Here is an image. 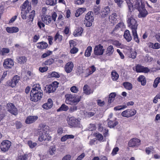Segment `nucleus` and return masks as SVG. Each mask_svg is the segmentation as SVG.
I'll return each instance as SVG.
<instances>
[{
  "mask_svg": "<svg viewBox=\"0 0 160 160\" xmlns=\"http://www.w3.org/2000/svg\"><path fill=\"white\" fill-rule=\"evenodd\" d=\"M135 15L132 12H129L127 15V22L128 26L132 30L133 38L137 42H139L138 34L137 28L138 24L137 22L135 19Z\"/></svg>",
  "mask_w": 160,
  "mask_h": 160,
  "instance_id": "obj_1",
  "label": "nucleus"
},
{
  "mask_svg": "<svg viewBox=\"0 0 160 160\" xmlns=\"http://www.w3.org/2000/svg\"><path fill=\"white\" fill-rule=\"evenodd\" d=\"M39 129L40 132H41L38 138V140L40 142L43 141H49L51 139V137L50 136L48 133V127L43 124H41L39 126Z\"/></svg>",
  "mask_w": 160,
  "mask_h": 160,
  "instance_id": "obj_2",
  "label": "nucleus"
},
{
  "mask_svg": "<svg viewBox=\"0 0 160 160\" xmlns=\"http://www.w3.org/2000/svg\"><path fill=\"white\" fill-rule=\"evenodd\" d=\"M65 98L66 103L71 105L77 104L81 99L80 96H75L71 94L66 95Z\"/></svg>",
  "mask_w": 160,
  "mask_h": 160,
  "instance_id": "obj_3",
  "label": "nucleus"
},
{
  "mask_svg": "<svg viewBox=\"0 0 160 160\" xmlns=\"http://www.w3.org/2000/svg\"><path fill=\"white\" fill-rule=\"evenodd\" d=\"M57 17L56 13L53 12L52 14L51 17L50 15H47L41 18L42 21L47 25H49L55 23Z\"/></svg>",
  "mask_w": 160,
  "mask_h": 160,
  "instance_id": "obj_4",
  "label": "nucleus"
},
{
  "mask_svg": "<svg viewBox=\"0 0 160 160\" xmlns=\"http://www.w3.org/2000/svg\"><path fill=\"white\" fill-rule=\"evenodd\" d=\"M68 124L72 127H80V124L79 119L74 117H68L67 118Z\"/></svg>",
  "mask_w": 160,
  "mask_h": 160,
  "instance_id": "obj_5",
  "label": "nucleus"
},
{
  "mask_svg": "<svg viewBox=\"0 0 160 160\" xmlns=\"http://www.w3.org/2000/svg\"><path fill=\"white\" fill-rule=\"evenodd\" d=\"M58 83L57 82H55L52 84L47 85L44 88V91L48 93L54 92L58 87Z\"/></svg>",
  "mask_w": 160,
  "mask_h": 160,
  "instance_id": "obj_6",
  "label": "nucleus"
},
{
  "mask_svg": "<svg viewBox=\"0 0 160 160\" xmlns=\"http://www.w3.org/2000/svg\"><path fill=\"white\" fill-rule=\"evenodd\" d=\"M125 28V25L123 22H120L115 27L113 30L111 32V34L113 36H116L118 37L119 35L117 34H115V32L118 31L119 30L123 31Z\"/></svg>",
  "mask_w": 160,
  "mask_h": 160,
  "instance_id": "obj_7",
  "label": "nucleus"
},
{
  "mask_svg": "<svg viewBox=\"0 0 160 160\" xmlns=\"http://www.w3.org/2000/svg\"><path fill=\"white\" fill-rule=\"evenodd\" d=\"M105 51L103 47L101 44L95 46L94 48V53L95 55L100 56L102 55Z\"/></svg>",
  "mask_w": 160,
  "mask_h": 160,
  "instance_id": "obj_8",
  "label": "nucleus"
},
{
  "mask_svg": "<svg viewBox=\"0 0 160 160\" xmlns=\"http://www.w3.org/2000/svg\"><path fill=\"white\" fill-rule=\"evenodd\" d=\"M43 96L42 92H31L30 100L33 102H36L42 98Z\"/></svg>",
  "mask_w": 160,
  "mask_h": 160,
  "instance_id": "obj_9",
  "label": "nucleus"
},
{
  "mask_svg": "<svg viewBox=\"0 0 160 160\" xmlns=\"http://www.w3.org/2000/svg\"><path fill=\"white\" fill-rule=\"evenodd\" d=\"M11 145V142L10 141L8 140L3 141L0 145L1 150L3 152L8 151L10 148Z\"/></svg>",
  "mask_w": 160,
  "mask_h": 160,
  "instance_id": "obj_10",
  "label": "nucleus"
},
{
  "mask_svg": "<svg viewBox=\"0 0 160 160\" xmlns=\"http://www.w3.org/2000/svg\"><path fill=\"white\" fill-rule=\"evenodd\" d=\"M96 70V68L93 65L90 67L86 69H84L82 76L84 78H87L92 74Z\"/></svg>",
  "mask_w": 160,
  "mask_h": 160,
  "instance_id": "obj_11",
  "label": "nucleus"
},
{
  "mask_svg": "<svg viewBox=\"0 0 160 160\" xmlns=\"http://www.w3.org/2000/svg\"><path fill=\"white\" fill-rule=\"evenodd\" d=\"M136 113V111L135 109H129L123 111L121 115L123 117L129 118L134 115Z\"/></svg>",
  "mask_w": 160,
  "mask_h": 160,
  "instance_id": "obj_12",
  "label": "nucleus"
},
{
  "mask_svg": "<svg viewBox=\"0 0 160 160\" xmlns=\"http://www.w3.org/2000/svg\"><path fill=\"white\" fill-rule=\"evenodd\" d=\"M20 77L18 75L15 76L11 80L8 82V85L12 87H15L20 80Z\"/></svg>",
  "mask_w": 160,
  "mask_h": 160,
  "instance_id": "obj_13",
  "label": "nucleus"
},
{
  "mask_svg": "<svg viewBox=\"0 0 160 160\" xmlns=\"http://www.w3.org/2000/svg\"><path fill=\"white\" fill-rule=\"evenodd\" d=\"M7 108L8 112L14 115H16L18 113V110L17 108L12 103L7 104Z\"/></svg>",
  "mask_w": 160,
  "mask_h": 160,
  "instance_id": "obj_14",
  "label": "nucleus"
},
{
  "mask_svg": "<svg viewBox=\"0 0 160 160\" xmlns=\"http://www.w3.org/2000/svg\"><path fill=\"white\" fill-rule=\"evenodd\" d=\"M14 65L13 61L12 59L10 58L5 59L3 63L4 67L6 69L11 68Z\"/></svg>",
  "mask_w": 160,
  "mask_h": 160,
  "instance_id": "obj_15",
  "label": "nucleus"
},
{
  "mask_svg": "<svg viewBox=\"0 0 160 160\" xmlns=\"http://www.w3.org/2000/svg\"><path fill=\"white\" fill-rule=\"evenodd\" d=\"M22 8L25 10L26 13H29L31 9V5L28 0L25 1L23 3L22 6Z\"/></svg>",
  "mask_w": 160,
  "mask_h": 160,
  "instance_id": "obj_16",
  "label": "nucleus"
},
{
  "mask_svg": "<svg viewBox=\"0 0 160 160\" xmlns=\"http://www.w3.org/2000/svg\"><path fill=\"white\" fill-rule=\"evenodd\" d=\"M140 141L137 138H133L131 139L128 142V146L130 147L138 146L140 145Z\"/></svg>",
  "mask_w": 160,
  "mask_h": 160,
  "instance_id": "obj_17",
  "label": "nucleus"
},
{
  "mask_svg": "<svg viewBox=\"0 0 160 160\" xmlns=\"http://www.w3.org/2000/svg\"><path fill=\"white\" fill-rule=\"evenodd\" d=\"M74 67L73 63L71 61L67 63L65 66V70L67 73L71 72L72 71Z\"/></svg>",
  "mask_w": 160,
  "mask_h": 160,
  "instance_id": "obj_18",
  "label": "nucleus"
},
{
  "mask_svg": "<svg viewBox=\"0 0 160 160\" xmlns=\"http://www.w3.org/2000/svg\"><path fill=\"white\" fill-rule=\"evenodd\" d=\"M35 12L34 10H33L30 13L26 22L29 25H31L32 24V22L33 20V18L35 16Z\"/></svg>",
  "mask_w": 160,
  "mask_h": 160,
  "instance_id": "obj_19",
  "label": "nucleus"
},
{
  "mask_svg": "<svg viewBox=\"0 0 160 160\" xmlns=\"http://www.w3.org/2000/svg\"><path fill=\"white\" fill-rule=\"evenodd\" d=\"M53 105V102L52 100L50 99H48L47 102L44 104L42 107L44 109L48 110L52 108Z\"/></svg>",
  "mask_w": 160,
  "mask_h": 160,
  "instance_id": "obj_20",
  "label": "nucleus"
},
{
  "mask_svg": "<svg viewBox=\"0 0 160 160\" xmlns=\"http://www.w3.org/2000/svg\"><path fill=\"white\" fill-rule=\"evenodd\" d=\"M141 8L138 10L139 12V14L138 16L139 18L144 17L148 14L147 11L146 10L144 7L142 6Z\"/></svg>",
  "mask_w": 160,
  "mask_h": 160,
  "instance_id": "obj_21",
  "label": "nucleus"
},
{
  "mask_svg": "<svg viewBox=\"0 0 160 160\" xmlns=\"http://www.w3.org/2000/svg\"><path fill=\"white\" fill-rule=\"evenodd\" d=\"M38 117L37 116H30L28 117L26 120L27 123L30 124L33 123L38 119Z\"/></svg>",
  "mask_w": 160,
  "mask_h": 160,
  "instance_id": "obj_22",
  "label": "nucleus"
},
{
  "mask_svg": "<svg viewBox=\"0 0 160 160\" xmlns=\"http://www.w3.org/2000/svg\"><path fill=\"white\" fill-rule=\"evenodd\" d=\"M6 30L8 33H12L18 32L19 29L18 28L15 27H7L6 28Z\"/></svg>",
  "mask_w": 160,
  "mask_h": 160,
  "instance_id": "obj_23",
  "label": "nucleus"
},
{
  "mask_svg": "<svg viewBox=\"0 0 160 160\" xmlns=\"http://www.w3.org/2000/svg\"><path fill=\"white\" fill-rule=\"evenodd\" d=\"M27 61V58L25 56H18L17 57L16 59V62L21 64L25 63Z\"/></svg>",
  "mask_w": 160,
  "mask_h": 160,
  "instance_id": "obj_24",
  "label": "nucleus"
},
{
  "mask_svg": "<svg viewBox=\"0 0 160 160\" xmlns=\"http://www.w3.org/2000/svg\"><path fill=\"white\" fill-rule=\"evenodd\" d=\"M42 92L40 87V85L38 84H36L33 86V87L31 91V92H34V93L36 92Z\"/></svg>",
  "mask_w": 160,
  "mask_h": 160,
  "instance_id": "obj_25",
  "label": "nucleus"
},
{
  "mask_svg": "<svg viewBox=\"0 0 160 160\" xmlns=\"http://www.w3.org/2000/svg\"><path fill=\"white\" fill-rule=\"evenodd\" d=\"M37 46V48L39 49H43L47 48L48 44L47 42L42 41L38 43Z\"/></svg>",
  "mask_w": 160,
  "mask_h": 160,
  "instance_id": "obj_26",
  "label": "nucleus"
},
{
  "mask_svg": "<svg viewBox=\"0 0 160 160\" xmlns=\"http://www.w3.org/2000/svg\"><path fill=\"white\" fill-rule=\"evenodd\" d=\"M85 19L93 22L94 18L93 16V12H89L85 16Z\"/></svg>",
  "mask_w": 160,
  "mask_h": 160,
  "instance_id": "obj_27",
  "label": "nucleus"
},
{
  "mask_svg": "<svg viewBox=\"0 0 160 160\" xmlns=\"http://www.w3.org/2000/svg\"><path fill=\"white\" fill-rule=\"evenodd\" d=\"M148 45L149 48L153 49H158L160 48V44L158 42L153 44V43L149 42L148 43Z\"/></svg>",
  "mask_w": 160,
  "mask_h": 160,
  "instance_id": "obj_28",
  "label": "nucleus"
},
{
  "mask_svg": "<svg viewBox=\"0 0 160 160\" xmlns=\"http://www.w3.org/2000/svg\"><path fill=\"white\" fill-rule=\"evenodd\" d=\"M83 93L87 95H89L93 92V91L90 89L88 85H84L83 88Z\"/></svg>",
  "mask_w": 160,
  "mask_h": 160,
  "instance_id": "obj_29",
  "label": "nucleus"
},
{
  "mask_svg": "<svg viewBox=\"0 0 160 160\" xmlns=\"http://www.w3.org/2000/svg\"><path fill=\"white\" fill-rule=\"evenodd\" d=\"M84 68L82 66L80 65L78 67L76 70V72L78 75H82L83 73Z\"/></svg>",
  "mask_w": 160,
  "mask_h": 160,
  "instance_id": "obj_30",
  "label": "nucleus"
},
{
  "mask_svg": "<svg viewBox=\"0 0 160 160\" xmlns=\"http://www.w3.org/2000/svg\"><path fill=\"white\" fill-rule=\"evenodd\" d=\"M114 51V49L112 46L110 45L107 48L106 54L108 56H111Z\"/></svg>",
  "mask_w": 160,
  "mask_h": 160,
  "instance_id": "obj_31",
  "label": "nucleus"
},
{
  "mask_svg": "<svg viewBox=\"0 0 160 160\" xmlns=\"http://www.w3.org/2000/svg\"><path fill=\"white\" fill-rule=\"evenodd\" d=\"M124 37L128 42L131 41L132 39V38L130 35L129 31L128 30L125 31L124 34Z\"/></svg>",
  "mask_w": 160,
  "mask_h": 160,
  "instance_id": "obj_32",
  "label": "nucleus"
},
{
  "mask_svg": "<svg viewBox=\"0 0 160 160\" xmlns=\"http://www.w3.org/2000/svg\"><path fill=\"white\" fill-rule=\"evenodd\" d=\"M110 8L108 6L105 7L104 8L102 9L101 12L102 17H104L107 15L109 13Z\"/></svg>",
  "mask_w": 160,
  "mask_h": 160,
  "instance_id": "obj_33",
  "label": "nucleus"
},
{
  "mask_svg": "<svg viewBox=\"0 0 160 160\" xmlns=\"http://www.w3.org/2000/svg\"><path fill=\"white\" fill-rule=\"evenodd\" d=\"M83 32V30L81 28L77 29L73 32V34L75 37L79 36L81 35Z\"/></svg>",
  "mask_w": 160,
  "mask_h": 160,
  "instance_id": "obj_34",
  "label": "nucleus"
},
{
  "mask_svg": "<svg viewBox=\"0 0 160 160\" xmlns=\"http://www.w3.org/2000/svg\"><path fill=\"white\" fill-rule=\"evenodd\" d=\"M134 8L138 10L142 8V6L144 7V5L142 3L141 1H136L134 5Z\"/></svg>",
  "mask_w": 160,
  "mask_h": 160,
  "instance_id": "obj_35",
  "label": "nucleus"
},
{
  "mask_svg": "<svg viewBox=\"0 0 160 160\" xmlns=\"http://www.w3.org/2000/svg\"><path fill=\"white\" fill-rule=\"evenodd\" d=\"M116 17L117 15L116 13H112V14L109 17V21L112 23H115L117 21Z\"/></svg>",
  "mask_w": 160,
  "mask_h": 160,
  "instance_id": "obj_36",
  "label": "nucleus"
},
{
  "mask_svg": "<svg viewBox=\"0 0 160 160\" xmlns=\"http://www.w3.org/2000/svg\"><path fill=\"white\" fill-rule=\"evenodd\" d=\"M138 81L141 82L142 85L144 86L146 84V80L145 77L142 75H141L138 78Z\"/></svg>",
  "mask_w": 160,
  "mask_h": 160,
  "instance_id": "obj_37",
  "label": "nucleus"
},
{
  "mask_svg": "<svg viewBox=\"0 0 160 160\" xmlns=\"http://www.w3.org/2000/svg\"><path fill=\"white\" fill-rule=\"evenodd\" d=\"M62 39V36L58 33H57L54 37V40L57 42H60Z\"/></svg>",
  "mask_w": 160,
  "mask_h": 160,
  "instance_id": "obj_38",
  "label": "nucleus"
},
{
  "mask_svg": "<svg viewBox=\"0 0 160 160\" xmlns=\"http://www.w3.org/2000/svg\"><path fill=\"white\" fill-rule=\"evenodd\" d=\"M86 10V8H81L78 9L76 11V12L75 13V16L76 17H79L80 14H81L83 13Z\"/></svg>",
  "mask_w": 160,
  "mask_h": 160,
  "instance_id": "obj_39",
  "label": "nucleus"
},
{
  "mask_svg": "<svg viewBox=\"0 0 160 160\" xmlns=\"http://www.w3.org/2000/svg\"><path fill=\"white\" fill-rule=\"evenodd\" d=\"M116 96V94L115 92H112L110 94L108 100L109 103H111L113 102L114 100V98Z\"/></svg>",
  "mask_w": 160,
  "mask_h": 160,
  "instance_id": "obj_40",
  "label": "nucleus"
},
{
  "mask_svg": "<svg viewBox=\"0 0 160 160\" xmlns=\"http://www.w3.org/2000/svg\"><path fill=\"white\" fill-rule=\"evenodd\" d=\"M123 85L124 88L128 90H130L132 89V84L131 83L128 82H124Z\"/></svg>",
  "mask_w": 160,
  "mask_h": 160,
  "instance_id": "obj_41",
  "label": "nucleus"
},
{
  "mask_svg": "<svg viewBox=\"0 0 160 160\" xmlns=\"http://www.w3.org/2000/svg\"><path fill=\"white\" fill-rule=\"evenodd\" d=\"M110 42L111 44L116 46L117 48L119 47L121 45V43L119 41L114 39L110 40Z\"/></svg>",
  "mask_w": 160,
  "mask_h": 160,
  "instance_id": "obj_42",
  "label": "nucleus"
},
{
  "mask_svg": "<svg viewBox=\"0 0 160 160\" xmlns=\"http://www.w3.org/2000/svg\"><path fill=\"white\" fill-rule=\"evenodd\" d=\"M118 124V122L115 120H114V121L109 120L108 122V126L109 127H110L111 128H113Z\"/></svg>",
  "mask_w": 160,
  "mask_h": 160,
  "instance_id": "obj_43",
  "label": "nucleus"
},
{
  "mask_svg": "<svg viewBox=\"0 0 160 160\" xmlns=\"http://www.w3.org/2000/svg\"><path fill=\"white\" fill-rule=\"evenodd\" d=\"M56 151L55 146H51L49 149L48 152L50 155H53L55 154Z\"/></svg>",
  "mask_w": 160,
  "mask_h": 160,
  "instance_id": "obj_44",
  "label": "nucleus"
},
{
  "mask_svg": "<svg viewBox=\"0 0 160 160\" xmlns=\"http://www.w3.org/2000/svg\"><path fill=\"white\" fill-rule=\"evenodd\" d=\"M111 78L113 81H116L119 78L118 74L115 71H113L111 73Z\"/></svg>",
  "mask_w": 160,
  "mask_h": 160,
  "instance_id": "obj_45",
  "label": "nucleus"
},
{
  "mask_svg": "<svg viewBox=\"0 0 160 160\" xmlns=\"http://www.w3.org/2000/svg\"><path fill=\"white\" fill-rule=\"evenodd\" d=\"M92 51V47L91 46H88L87 48L85 53V56L86 57H88L91 55V53Z\"/></svg>",
  "mask_w": 160,
  "mask_h": 160,
  "instance_id": "obj_46",
  "label": "nucleus"
},
{
  "mask_svg": "<svg viewBox=\"0 0 160 160\" xmlns=\"http://www.w3.org/2000/svg\"><path fill=\"white\" fill-rule=\"evenodd\" d=\"M126 3H127L129 12H132L133 10V8L132 3L131 2L130 0H126Z\"/></svg>",
  "mask_w": 160,
  "mask_h": 160,
  "instance_id": "obj_47",
  "label": "nucleus"
},
{
  "mask_svg": "<svg viewBox=\"0 0 160 160\" xmlns=\"http://www.w3.org/2000/svg\"><path fill=\"white\" fill-rule=\"evenodd\" d=\"M56 0H47L46 1V4L51 6H54L56 4Z\"/></svg>",
  "mask_w": 160,
  "mask_h": 160,
  "instance_id": "obj_48",
  "label": "nucleus"
},
{
  "mask_svg": "<svg viewBox=\"0 0 160 160\" xmlns=\"http://www.w3.org/2000/svg\"><path fill=\"white\" fill-rule=\"evenodd\" d=\"M69 109L68 107L65 105V104H62L61 107L57 110L58 111H67Z\"/></svg>",
  "mask_w": 160,
  "mask_h": 160,
  "instance_id": "obj_49",
  "label": "nucleus"
},
{
  "mask_svg": "<svg viewBox=\"0 0 160 160\" xmlns=\"http://www.w3.org/2000/svg\"><path fill=\"white\" fill-rule=\"evenodd\" d=\"M160 82V78L158 77L156 78L154 80L153 84V87L154 88H156L158 86V84Z\"/></svg>",
  "mask_w": 160,
  "mask_h": 160,
  "instance_id": "obj_50",
  "label": "nucleus"
},
{
  "mask_svg": "<svg viewBox=\"0 0 160 160\" xmlns=\"http://www.w3.org/2000/svg\"><path fill=\"white\" fill-rule=\"evenodd\" d=\"M28 144L31 148H34L37 145V143L35 142H32L31 141H28Z\"/></svg>",
  "mask_w": 160,
  "mask_h": 160,
  "instance_id": "obj_51",
  "label": "nucleus"
},
{
  "mask_svg": "<svg viewBox=\"0 0 160 160\" xmlns=\"http://www.w3.org/2000/svg\"><path fill=\"white\" fill-rule=\"evenodd\" d=\"M54 61V60L52 58H50L44 62V64L45 65H50L52 64Z\"/></svg>",
  "mask_w": 160,
  "mask_h": 160,
  "instance_id": "obj_52",
  "label": "nucleus"
},
{
  "mask_svg": "<svg viewBox=\"0 0 160 160\" xmlns=\"http://www.w3.org/2000/svg\"><path fill=\"white\" fill-rule=\"evenodd\" d=\"M127 108L126 105H123L122 106H118L114 108V110L117 111L119 110L122 109H123Z\"/></svg>",
  "mask_w": 160,
  "mask_h": 160,
  "instance_id": "obj_53",
  "label": "nucleus"
},
{
  "mask_svg": "<svg viewBox=\"0 0 160 160\" xmlns=\"http://www.w3.org/2000/svg\"><path fill=\"white\" fill-rule=\"evenodd\" d=\"M95 135L98 140L102 142L104 141L103 140V136L101 134L99 133H97L95 134Z\"/></svg>",
  "mask_w": 160,
  "mask_h": 160,
  "instance_id": "obj_54",
  "label": "nucleus"
},
{
  "mask_svg": "<svg viewBox=\"0 0 160 160\" xmlns=\"http://www.w3.org/2000/svg\"><path fill=\"white\" fill-rule=\"evenodd\" d=\"M37 25L40 29H42V28H44L45 25L44 23L41 20L38 21Z\"/></svg>",
  "mask_w": 160,
  "mask_h": 160,
  "instance_id": "obj_55",
  "label": "nucleus"
},
{
  "mask_svg": "<svg viewBox=\"0 0 160 160\" xmlns=\"http://www.w3.org/2000/svg\"><path fill=\"white\" fill-rule=\"evenodd\" d=\"M28 13H26V12L22 8L21 10V16L22 19H26V15Z\"/></svg>",
  "mask_w": 160,
  "mask_h": 160,
  "instance_id": "obj_56",
  "label": "nucleus"
},
{
  "mask_svg": "<svg viewBox=\"0 0 160 160\" xmlns=\"http://www.w3.org/2000/svg\"><path fill=\"white\" fill-rule=\"evenodd\" d=\"M47 8L45 7H43L42 8L41 12H42V15H41V18H42L43 17L45 16H47Z\"/></svg>",
  "mask_w": 160,
  "mask_h": 160,
  "instance_id": "obj_57",
  "label": "nucleus"
},
{
  "mask_svg": "<svg viewBox=\"0 0 160 160\" xmlns=\"http://www.w3.org/2000/svg\"><path fill=\"white\" fill-rule=\"evenodd\" d=\"M17 160H28L27 156L26 155L19 156L17 157Z\"/></svg>",
  "mask_w": 160,
  "mask_h": 160,
  "instance_id": "obj_58",
  "label": "nucleus"
},
{
  "mask_svg": "<svg viewBox=\"0 0 160 160\" xmlns=\"http://www.w3.org/2000/svg\"><path fill=\"white\" fill-rule=\"evenodd\" d=\"M70 90L71 91L74 93H76L79 91L78 88L75 86H73L71 87Z\"/></svg>",
  "mask_w": 160,
  "mask_h": 160,
  "instance_id": "obj_59",
  "label": "nucleus"
},
{
  "mask_svg": "<svg viewBox=\"0 0 160 160\" xmlns=\"http://www.w3.org/2000/svg\"><path fill=\"white\" fill-rule=\"evenodd\" d=\"M143 66L138 65L136 67V71L138 72H142Z\"/></svg>",
  "mask_w": 160,
  "mask_h": 160,
  "instance_id": "obj_60",
  "label": "nucleus"
},
{
  "mask_svg": "<svg viewBox=\"0 0 160 160\" xmlns=\"http://www.w3.org/2000/svg\"><path fill=\"white\" fill-rule=\"evenodd\" d=\"M50 77H55L58 78L60 77L59 74L55 72H52L50 75Z\"/></svg>",
  "mask_w": 160,
  "mask_h": 160,
  "instance_id": "obj_61",
  "label": "nucleus"
},
{
  "mask_svg": "<svg viewBox=\"0 0 160 160\" xmlns=\"http://www.w3.org/2000/svg\"><path fill=\"white\" fill-rule=\"evenodd\" d=\"M119 148L117 147L114 148L112 151L111 154L112 156H114L117 154V152L119 151Z\"/></svg>",
  "mask_w": 160,
  "mask_h": 160,
  "instance_id": "obj_62",
  "label": "nucleus"
},
{
  "mask_svg": "<svg viewBox=\"0 0 160 160\" xmlns=\"http://www.w3.org/2000/svg\"><path fill=\"white\" fill-rule=\"evenodd\" d=\"M93 22L89 21L86 20H85L84 21V23L85 24L86 26L89 27L91 26L92 25V22Z\"/></svg>",
  "mask_w": 160,
  "mask_h": 160,
  "instance_id": "obj_63",
  "label": "nucleus"
},
{
  "mask_svg": "<svg viewBox=\"0 0 160 160\" xmlns=\"http://www.w3.org/2000/svg\"><path fill=\"white\" fill-rule=\"evenodd\" d=\"M78 51V48L75 47H73L71 48L70 52L71 54H75L77 53Z\"/></svg>",
  "mask_w": 160,
  "mask_h": 160,
  "instance_id": "obj_64",
  "label": "nucleus"
}]
</instances>
